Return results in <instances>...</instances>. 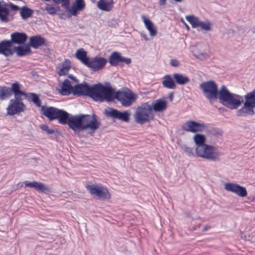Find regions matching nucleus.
<instances>
[{
    "instance_id": "2f4dec72",
    "label": "nucleus",
    "mask_w": 255,
    "mask_h": 255,
    "mask_svg": "<svg viewBox=\"0 0 255 255\" xmlns=\"http://www.w3.org/2000/svg\"><path fill=\"white\" fill-rule=\"evenodd\" d=\"M73 87L71 86L70 81L68 79H65L63 83L61 89L59 92L62 95H69L70 94L72 93Z\"/></svg>"
},
{
    "instance_id": "c756f323",
    "label": "nucleus",
    "mask_w": 255,
    "mask_h": 255,
    "mask_svg": "<svg viewBox=\"0 0 255 255\" xmlns=\"http://www.w3.org/2000/svg\"><path fill=\"white\" fill-rule=\"evenodd\" d=\"M70 117V116L69 114L64 110L60 109L56 119L58 120L60 124L68 125Z\"/></svg>"
},
{
    "instance_id": "412c9836",
    "label": "nucleus",
    "mask_w": 255,
    "mask_h": 255,
    "mask_svg": "<svg viewBox=\"0 0 255 255\" xmlns=\"http://www.w3.org/2000/svg\"><path fill=\"white\" fill-rule=\"evenodd\" d=\"M60 109L53 107H44L41 108L42 114L46 117L49 121L56 120Z\"/></svg>"
},
{
    "instance_id": "4c0bfd02",
    "label": "nucleus",
    "mask_w": 255,
    "mask_h": 255,
    "mask_svg": "<svg viewBox=\"0 0 255 255\" xmlns=\"http://www.w3.org/2000/svg\"><path fill=\"white\" fill-rule=\"evenodd\" d=\"M185 18L191 25L192 28H195L199 27L200 20H199L198 17L193 15H186Z\"/></svg>"
},
{
    "instance_id": "58836bf2",
    "label": "nucleus",
    "mask_w": 255,
    "mask_h": 255,
    "mask_svg": "<svg viewBox=\"0 0 255 255\" xmlns=\"http://www.w3.org/2000/svg\"><path fill=\"white\" fill-rule=\"evenodd\" d=\"M43 9L46 10L47 12L50 15H54L59 10V7L58 6L54 7L47 3L45 7L43 8Z\"/></svg>"
},
{
    "instance_id": "ddd939ff",
    "label": "nucleus",
    "mask_w": 255,
    "mask_h": 255,
    "mask_svg": "<svg viewBox=\"0 0 255 255\" xmlns=\"http://www.w3.org/2000/svg\"><path fill=\"white\" fill-rule=\"evenodd\" d=\"M207 126L203 122L199 123L189 120L186 122L182 126L183 130L186 131L196 133L204 131Z\"/></svg>"
},
{
    "instance_id": "473e14b6",
    "label": "nucleus",
    "mask_w": 255,
    "mask_h": 255,
    "mask_svg": "<svg viewBox=\"0 0 255 255\" xmlns=\"http://www.w3.org/2000/svg\"><path fill=\"white\" fill-rule=\"evenodd\" d=\"M76 57L80 60L85 65H87L89 61V59L87 57V52L83 48L78 49L75 54Z\"/></svg>"
},
{
    "instance_id": "4468645a",
    "label": "nucleus",
    "mask_w": 255,
    "mask_h": 255,
    "mask_svg": "<svg viewBox=\"0 0 255 255\" xmlns=\"http://www.w3.org/2000/svg\"><path fill=\"white\" fill-rule=\"evenodd\" d=\"M107 60L105 58L96 56L89 59L87 66L94 71H99L105 66Z\"/></svg>"
},
{
    "instance_id": "6ab92c4d",
    "label": "nucleus",
    "mask_w": 255,
    "mask_h": 255,
    "mask_svg": "<svg viewBox=\"0 0 255 255\" xmlns=\"http://www.w3.org/2000/svg\"><path fill=\"white\" fill-rule=\"evenodd\" d=\"M81 114L70 116L69 123V127L73 130H82Z\"/></svg>"
},
{
    "instance_id": "423d86ee",
    "label": "nucleus",
    "mask_w": 255,
    "mask_h": 255,
    "mask_svg": "<svg viewBox=\"0 0 255 255\" xmlns=\"http://www.w3.org/2000/svg\"><path fill=\"white\" fill-rule=\"evenodd\" d=\"M196 153L198 157L216 161L220 160V153L215 146L205 144L196 147Z\"/></svg>"
},
{
    "instance_id": "72a5a7b5",
    "label": "nucleus",
    "mask_w": 255,
    "mask_h": 255,
    "mask_svg": "<svg viewBox=\"0 0 255 255\" xmlns=\"http://www.w3.org/2000/svg\"><path fill=\"white\" fill-rule=\"evenodd\" d=\"M173 77L176 82L179 85H185L190 81L187 76L180 73H174Z\"/></svg>"
},
{
    "instance_id": "aec40b11",
    "label": "nucleus",
    "mask_w": 255,
    "mask_h": 255,
    "mask_svg": "<svg viewBox=\"0 0 255 255\" xmlns=\"http://www.w3.org/2000/svg\"><path fill=\"white\" fill-rule=\"evenodd\" d=\"M12 44L10 40H4L0 42V54L6 57L11 56L14 53Z\"/></svg>"
},
{
    "instance_id": "f704fd0d",
    "label": "nucleus",
    "mask_w": 255,
    "mask_h": 255,
    "mask_svg": "<svg viewBox=\"0 0 255 255\" xmlns=\"http://www.w3.org/2000/svg\"><path fill=\"white\" fill-rule=\"evenodd\" d=\"M13 50H14V52H16L17 55L19 56L26 55L31 52V49L29 46H15L13 48Z\"/></svg>"
},
{
    "instance_id": "20e7f679",
    "label": "nucleus",
    "mask_w": 255,
    "mask_h": 255,
    "mask_svg": "<svg viewBox=\"0 0 255 255\" xmlns=\"http://www.w3.org/2000/svg\"><path fill=\"white\" fill-rule=\"evenodd\" d=\"M13 94L14 98L9 101V104L7 108V114L13 116L16 114L24 112L26 109V106L22 102V91L20 88L18 89L13 87Z\"/></svg>"
},
{
    "instance_id": "4be33fe9",
    "label": "nucleus",
    "mask_w": 255,
    "mask_h": 255,
    "mask_svg": "<svg viewBox=\"0 0 255 255\" xmlns=\"http://www.w3.org/2000/svg\"><path fill=\"white\" fill-rule=\"evenodd\" d=\"M71 68V63L68 59H65L60 63L56 68L57 74L59 76L66 75Z\"/></svg>"
},
{
    "instance_id": "09e8293b",
    "label": "nucleus",
    "mask_w": 255,
    "mask_h": 255,
    "mask_svg": "<svg viewBox=\"0 0 255 255\" xmlns=\"http://www.w3.org/2000/svg\"><path fill=\"white\" fill-rule=\"evenodd\" d=\"M158 3L160 5H165L166 4V0H159Z\"/></svg>"
},
{
    "instance_id": "cd10ccee",
    "label": "nucleus",
    "mask_w": 255,
    "mask_h": 255,
    "mask_svg": "<svg viewBox=\"0 0 255 255\" xmlns=\"http://www.w3.org/2000/svg\"><path fill=\"white\" fill-rule=\"evenodd\" d=\"M114 2L113 0L106 1L105 0H100L97 4L98 7L102 10L109 11L113 7Z\"/></svg>"
},
{
    "instance_id": "f3484780",
    "label": "nucleus",
    "mask_w": 255,
    "mask_h": 255,
    "mask_svg": "<svg viewBox=\"0 0 255 255\" xmlns=\"http://www.w3.org/2000/svg\"><path fill=\"white\" fill-rule=\"evenodd\" d=\"M109 62L111 66H116L121 62L129 64L131 63V59L123 56L119 52L115 51L112 52L110 56Z\"/></svg>"
},
{
    "instance_id": "a18cd8bd",
    "label": "nucleus",
    "mask_w": 255,
    "mask_h": 255,
    "mask_svg": "<svg viewBox=\"0 0 255 255\" xmlns=\"http://www.w3.org/2000/svg\"><path fill=\"white\" fill-rule=\"evenodd\" d=\"M170 64L172 67H177L179 66L180 62L178 60H177L176 59H173L170 60Z\"/></svg>"
},
{
    "instance_id": "bb28decb",
    "label": "nucleus",
    "mask_w": 255,
    "mask_h": 255,
    "mask_svg": "<svg viewBox=\"0 0 255 255\" xmlns=\"http://www.w3.org/2000/svg\"><path fill=\"white\" fill-rule=\"evenodd\" d=\"M141 18L146 28L149 31L150 35L152 37L156 36L157 34V29L153 25V22L150 20L147 19L144 15L141 16Z\"/></svg>"
},
{
    "instance_id": "6e6552de",
    "label": "nucleus",
    "mask_w": 255,
    "mask_h": 255,
    "mask_svg": "<svg viewBox=\"0 0 255 255\" xmlns=\"http://www.w3.org/2000/svg\"><path fill=\"white\" fill-rule=\"evenodd\" d=\"M135 122L142 125L149 122L154 119V114L151 111V107L148 103H145L138 107L135 115Z\"/></svg>"
},
{
    "instance_id": "a19ab883",
    "label": "nucleus",
    "mask_w": 255,
    "mask_h": 255,
    "mask_svg": "<svg viewBox=\"0 0 255 255\" xmlns=\"http://www.w3.org/2000/svg\"><path fill=\"white\" fill-rule=\"evenodd\" d=\"M199 27H200L202 29L208 31L211 29V24L209 20L205 21H200Z\"/></svg>"
},
{
    "instance_id": "39448f33",
    "label": "nucleus",
    "mask_w": 255,
    "mask_h": 255,
    "mask_svg": "<svg viewBox=\"0 0 255 255\" xmlns=\"http://www.w3.org/2000/svg\"><path fill=\"white\" fill-rule=\"evenodd\" d=\"M244 98L245 100L244 106L236 112V115L239 117H246L252 116L255 114L254 108H255V89L247 93Z\"/></svg>"
},
{
    "instance_id": "9b49d317",
    "label": "nucleus",
    "mask_w": 255,
    "mask_h": 255,
    "mask_svg": "<svg viewBox=\"0 0 255 255\" xmlns=\"http://www.w3.org/2000/svg\"><path fill=\"white\" fill-rule=\"evenodd\" d=\"M86 188L91 195L100 200L110 199L111 197L108 189L101 184L88 185Z\"/></svg>"
},
{
    "instance_id": "49530a36",
    "label": "nucleus",
    "mask_w": 255,
    "mask_h": 255,
    "mask_svg": "<svg viewBox=\"0 0 255 255\" xmlns=\"http://www.w3.org/2000/svg\"><path fill=\"white\" fill-rule=\"evenodd\" d=\"M207 56V54L205 53H200L198 56H196V57L198 58H200L201 59L205 58Z\"/></svg>"
},
{
    "instance_id": "0eeeda50",
    "label": "nucleus",
    "mask_w": 255,
    "mask_h": 255,
    "mask_svg": "<svg viewBox=\"0 0 255 255\" xmlns=\"http://www.w3.org/2000/svg\"><path fill=\"white\" fill-rule=\"evenodd\" d=\"M196 153L198 157L216 161L220 160V153L215 146L205 144L196 147Z\"/></svg>"
},
{
    "instance_id": "1a4fd4ad",
    "label": "nucleus",
    "mask_w": 255,
    "mask_h": 255,
    "mask_svg": "<svg viewBox=\"0 0 255 255\" xmlns=\"http://www.w3.org/2000/svg\"><path fill=\"white\" fill-rule=\"evenodd\" d=\"M200 88L202 90L203 95L211 104L217 101L219 93L217 84L213 81H209L201 83Z\"/></svg>"
},
{
    "instance_id": "c03bdc74",
    "label": "nucleus",
    "mask_w": 255,
    "mask_h": 255,
    "mask_svg": "<svg viewBox=\"0 0 255 255\" xmlns=\"http://www.w3.org/2000/svg\"><path fill=\"white\" fill-rule=\"evenodd\" d=\"M40 128L43 131H45L48 134H53L54 130L53 129L49 128L47 125L43 124L40 127Z\"/></svg>"
},
{
    "instance_id": "603ef678",
    "label": "nucleus",
    "mask_w": 255,
    "mask_h": 255,
    "mask_svg": "<svg viewBox=\"0 0 255 255\" xmlns=\"http://www.w3.org/2000/svg\"><path fill=\"white\" fill-rule=\"evenodd\" d=\"M68 77L74 81H77L76 78L73 75H69Z\"/></svg>"
},
{
    "instance_id": "393cba45",
    "label": "nucleus",
    "mask_w": 255,
    "mask_h": 255,
    "mask_svg": "<svg viewBox=\"0 0 255 255\" xmlns=\"http://www.w3.org/2000/svg\"><path fill=\"white\" fill-rule=\"evenodd\" d=\"M11 40L10 42L13 44H21L24 43L27 40V36L23 32H16L11 34L10 35Z\"/></svg>"
},
{
    "instance_id": "f257e3e1",
    "label": "nucleus",
    "mask_w": 255,
    "mask_h": 255,
    "mask_svg": "<svg viewBox=\"0 0 255 255\" xmlns=\"http://www.w3.org/2000/svg\"><path fill=\"white\" fill-rule=\"evenodd\" d=\"M72 93L74 95L78 96H88L95 101L101 102H103L104 94L107 96L109 94V90L102 84L98 83L90 87L86 82L75 85Z\"/></svg>"
},
{
    "instance_id": "79ce46f5",
    "label": "nucleus",
    "mask_w": 255,
    "mask_h": 255,
    "mask_svg": "<svg viewBox=\"0 0 255 255\" xmlns=\"http://www.w3.org/2000/svg\"><path fill=\"white\" fill-rule=\"evenodd\" d=\"M73 5L76 6L77 9L83 10L85 7V3L84 0H76Z\"/></svg>"
},
{
    "instance_id": "f03ea898",
    "label": "nucleus",
    "mask_w": 255,
    "mask_h": 255,
    "mask_svg": "<svg viewBox=\"0 0 255 255\" xmlns=\"http://www.w3.org/2000/svg\"><path fill=\"white\" fill-rule=\"evenodd\" d=\"M218 99L223 105L231 110L238 109L243 102L242 96L231 93L224 85L219 90Z\"/></svg>"
},
{
    "instance_id": "c9c22d12",
    "label": "nucleus",
    "mask_w": 255,
    "mask_h": 255,
    "mask_svg": "<svg viewBox=\"0 0 255 255\" xmlns=\"http://www.w3.org/2000/svg\"><path fill=\"white\" fill-rule=\"evenodd\" d=\"M33 13V10L27 7L23 6L20 8V14L23 19H26L31 17Z\"/></svg>"
},
{
    "instance_id": "5fc2aeb1",
    "label": "nucleus",
    "mask_w": 255,
    "mask_h": 255,
    "mask_svg": "<svg viewBox=\"0 0 255 255\" xmlns=\"http://www.w3.org/2000/svg\"><path fill=\"white\" fill-rule=\"evenodd\" d=\"M174 0L177 2H180L182 1V0Z\"/></svg>"
},
{
    "instance_id": "e433bc0d",
    "label": "nucleus",
    "mask_w": 255,
    "mask_h": 255,
    "mask_svg": "<svg viewBox=\"0 0 255 255\" xmlns=\"http://www.w3.org/2000/svg\"><path fill=\"white\" fill-rule=\"evenodd\" d=\"M193 140L195 142L196 147H199L205 144L206 137L204 135L201 134H196L193 136Z\"/></svg>"
},
{
    "instance_id": "6e6d98bb",
    "label": "nucleus",
    "mask_w": 255,
    "mask_h": 255,
    "mask_svg": "<svg viewBox=\"0 0 255 255\" xmlns=\"http://www.w3.org/2000/svg\"><path fill=\"white\" fill-rule=\"evenodd\" d=\"M186 26H187V28L189 29V26L186 25Z\"/></svg>"
},
{
    "instance_id": "37998d69",
    "label": "nucleus",
    "mask_w": 255,
    "mask_h": 255,
    "mask_svg": "<svg viewBox=\"0 0 255 255\" xmlns=\"http://www.w3.org/2000/svg\"><path fill=\"white\" fill-rule=\"evenodd\" d=\"M55 3H62V6L65 8H67L69 5V0H52Z\"/></svg>"
},
{
    "instance_id": "7ed1b4c3",
    "label": "nucleus",
    "mask_w": 255,
    "mask_h": 255,
    "mask_svg": "<svg viewBox=\"0 0 255 255\" xmlns=\"http://www.w3.org/2000/svg\"><path fill=\"white\" fill-rule=\"evenodd\" d=\"M106 88L109 90V94L107 96L104 94L103 102H112L116 99L123 106L128 107L136 100V97L130 90L118 91L115 94L114 90L110 86H106Z\"/></svg>"
},
{
    "instance_id": "864d4df0",
    "label": "nucleus",
    "mask_w": 255,
    "mask_h": 255,
    "mask_svg": "<svg viewBox=\"0 0 255 255\" xmlns=\"http://www.w3.org/2000/svg\"><path fill=\"white\" fill-rule=\"evenodd\" d=\"M209 228H210L209 226H208V225H205L203 228V231H206L208 230Z\"/></svg>"
},
{
    "instance_id": "9d476101",
    "label": "nucleus",
    "mask_w": 255,
    "mask_h": 255,
    "mask_svg": "<svg viewBox=\"0 0 255 255\" xmlns=\"http://www.w3.org/2000/svg\"><path fill=\"white\" fill-rule=\"evenodd\" d=\"M82 130H87L90 133H94L97 130L101 123L98 120L97 116L95 114H81Z\"/></svg>"
},
{
    "instance_id": "a211bd4d",
    "label": "nucleus",
    "mask_w": 255,
    "mask_h": 255,
    "mask_svg": "<svg viewBox=\"0 0 255 255\" xmlns=\"http://www.w3.org/2000/svg\"><path fill=\"white\" fill-rule=\"evenodd\" d=\"M20 84L17 82H14L11 84V88L6 86L0 87V100H4L6 99L9 98L12 94L13 93V87H16L17 88H20Z\"/></svg>"
},
{
    "instance_id": "8fccbe9b",
    "label": "nucleus",
    "mask_w": 255,
    "mask_h": 255,
    "mask_svg": "<svg viewBox=\"0 0 255 255\" xmlns=\"http://www.w3.org/2000/svg\"><path fill=\"white\" fill-rule=\"evenodd\" d=\"M173 95H174V93L173 92H171L168 95V98H169V99H170V100L171 101H172L173 100Z\"/></svg>"
},
{
    "instance_id": "5701e85b",
    "label": "nucleus",
    "mask_w": 255,
    "mask_h": 255,
    "mask_svg": "<svg viewBox=\"0 0 255 255\" xmlns=\"http://www.w3.org/2000/svg\"><path fill=\"white\" fill-rule=\"evenodd\" d=\"M46 39L39 35L31 36L29 38V45L35 49L45 45Z\"/></svg>"
},
{
    "instance_id": "f8f14e48",
    "label": "nucleus",
    "mask_w": 255,
    "mask_h": 255,
    "mask_svg": "<svg viewBox=\"0 0 255 255\" xmlns=\"http://www.w3.org/2000/svg\"><path fill=\"white\" fill-rule=\"evenodd\" d=\"M8 7L13 11L20 10L21 7L11 2L7 3L0 1V20L1 22H7L9 21V10Z\"/></svg>"
},
{
    "instance_id": "de8ad7c7",
    "label": "nucleus",
    "mask_w": 255,
    "mask_h": 255,
    "mask_svg": "<svg viewBox=\"0 0 255 255\" xmlns=\"http://www.w3.org/2000/svg\"><path fill=\"white\" fill-rule=\"evenodd\" d=\"M72 9H73V15H76V14H77V12L78 11H81V10H82V9H77L76 8V6H74V5H73Z\"/></svg>"
},
{
    "instance_id": "b1692460",
    "label": "nucleus",
    "mask_w": 255,
    "mask_h": 255,
    "mask_svg": "<svg viewBox=\"0 0 255 255\" xmlns=\"http://www.w3.org/2000/svg\"><path fill=\"white\" fill-rule=\"evenodd\" d=\"M151 107L152 112H160L164 111L167 109V102L164 99H158L155 100L151 104H150Z\"/></svg>"
},
{
    "instance_id": "ea45409f",
    "label": "nucleus",
    "mask_w": 255,
    "mask_h": 255,
    "mask_svg": "<svg viewBox=\"0 0 255 255\" xmlns=\"http://www.w3.org/2000/svg\"><path fill=\"white\" fill-rule=\"evenodd\" d=\"M180 147L187 155L189 156H195L194 149L193 148L189 147L186 144H182Z\"/></svg>"
},
{
    "instance_id": "7c9ffc66",
    "label": "nucleus",
    "mask_w": 255,
    "mask_h": 255,
    "mask_svg": "<svg viewBox=\"0 0 255 255\" xmlns=\"http://www.w3.org/2000/svg\"><path fill=\"white\" fill-rule=\"evenodd\" d=\"M22 93L24 94H22V96H24L28 101H32L37 107L41 106V102L37 94L33 93H25L24 91H22Z\"/></svg>"
},
{
    "instance_id": "a878e982",
    "label": "nucleus",
    "mask_w": 255,
    "mask_h": 255,
    "mask_svg": "<svg viewBox=\"0 0 255 255\" xmlns=\"http://www.w3.org/2000/svg\"><path fill=\"white\" fill-rule=\"evenodd\" d=\"M25 186L30 188H33L37 191L40 192L48 191L49 188L44 184L41 182H38L36 181L33 182H25Z\"/></svg>"
},
{
    "instance_id": "c85d7f7f",
    "label": "nucleus",
    "mask_w": 255,
    "mask_h": 255,
    "mask_svg": "<svg viewBox=\"0 0 255 255\" xmlns=\"http://www.w3.org/2000/svg\"><path fill=\"white\" fill-rule=\"evenodd\" d=\"M163 86L169 89H175L176 85L174 80L170 75H166L163 78L162 82Z\"/></svg>"
},
{
    "instance_id": "2eb2a0df",
    "label": "nucleus",
    "mask_w": 255,
    "mask_h": 255,
    "mask_svg": "<svg viewBox=\"0 0 255 255\" xmlns=\"http://www.w3.org/2000/svg\"><path fill=\"white\" fill-rule=\"evenodd\" d=\"M225 189L234 193L240 197H245L247 195V191L245 187L233 183H226L224 186Z\"/></svg>"
},
{
    "instance_id": "dca6fc26",
    "label": "nucleus",
    "mask_w": 255,
    "mask_h": 255,
    "mask_svg": "<svg viewBox=\"0 0 255 255\" xmlns=\"http://www.w3.org/2000/svg\"><path fill=\"white\" fill-rule=\"evenodd\" d=\"M106 115L108 117L122 120L125 122L129 121V113L128 111L121 112L117 109L109 108L106 110Z\"/></svg>"
},
{
    "instance_id": "3c124183",
    "label": "nucleus",
    "mask_w": 255,
    "mask_h": 255,
    "mask_svg": "<svg viewBox=\"0 0 255 255\" xmlns=\"http://www.w3.org/2000/svg\"><path fill=\"white\" fill-rule=\"evenodd\" d=\"M141 36L143 37L145 41L148 40V38H147L146 34L142 33H141Z\"/></svg>"
}]
</instances>
